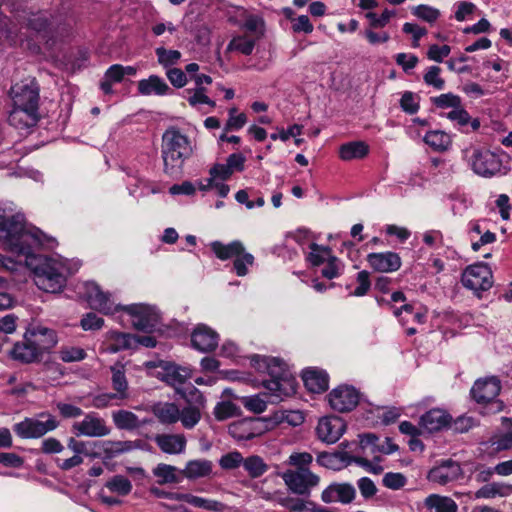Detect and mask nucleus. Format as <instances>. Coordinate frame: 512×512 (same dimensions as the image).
<instances>
[{
    "label": "nucleus",
    "instance_id": "2f4dec72",
    "mask_svg": "<svg viewBox=\"0 0 512 512\" xmlns=\"http://www.w3.org/2000/svg\"><path fill=\"white\" fill-rule=\"evenodd\" d=\"M258 426L257 421H241L230 425L229 433L239 440H251L261 435L262 431Z\"/></svg>",
    "mask_w": 512,
    "mask_h": 512
},
{
    "label": "nucleus",
    "instance_id": "09e8293b",
    "mask_svg": "<svg viewBox=\"0 0 512 512\" xmlns=\"http://www.w3.org/2000/svg\"><path fill=\"white\" fill-rule=\"evenodd\" d=\"M155 53L159 64L165 68L177 64L181 58V53L178 50H168L164 47L156 48Z\"/></svg>",
    "mask_w": 512,
    "mask_h": 512
},
{
    "label": "nucleus",
    "instance_id": "393cba45",
    "mask_svg": "<svg viewBox=\"0 0 512 512\" xmlns=\"http://www.w3.org/2000/svg\"><path fill=\"white\" fill-rule=\"evenodd\" d=\"M194 394L196 395L195 404H188L187 406L180 409V418L182 426L185 429H193L201 420V407L204 405V398L200 392L194 388Z\"/></svg>",
    "mask_w": 512,
    "mask_h": 512
},
{
    "label": "nucleus",
    "instance_id": "338daca9",
    "mask_svg": "<svg viewBox=\"0 0 512 512\" xmlns=\"http://www.w3.org/2000/svg\"><path fill=\"white\" fill-rule=\"evenodd\" d=\"M123 401L124 399H121L117 392H109V393H102L93 398V406L98 409H103L108 407L112 404L113 401Z\"/></svg>",
    "mask_w": 512,
    "mask_h": 512
},
{
    "label": "nucleus",
    "instance_id": "0e129e2a",
    "mask_svg": "<svg viewBox=\"0 0 512 512\" xmlns=\"http://www.w3.org/2000/svg\"><path fill=\"white\" fill-rule=\"evenodd\" d=\"M243 405L246 409L254 413H262L266 410L267 404L259 395L245 397Z\"/></svg>",
    "mask_w": 512,
    "mask_h": 512
},
{
    "label": "nucleus",
    "instance_id": "5fc2aeb1",
    "mask_svg": "<svg viewBox=\"0 0 512 512\" xmlns=\"http://www.w3.org/2000/svg\"><path fill=\"white\" fill-rule=\"evenodd\" d=\"M412 13L419 19L428 23L435 22L440 16V11L438 9L428 5H418L412 9Z\"/></svg>",
    "mask_w": 512,
    "mask_h": 512
},
{
    "label": "nucleus",
    "instance_id": "20e7f679",
    "mask_svg": "<svg viewBox=\"0 0 512 512\" xmlns=\"http://www.w3.org/2000/svg\"><path fill=\"white\" fill-rule=\"evenodd\" d=\"M36 261L33 273L38 288L49 293L61 291L66 282L63 265L52 258H39Z\"/></svg>",
    "mask_w": 512,
    "mask_h": 512
},
{
    "label": "nucleus",
    "instance_id": "4c0bfd02",
    "mask_svg": "<svg viewBox=\"0 0 512 512\" xmlns=\"http://www.w3.org/2000/svg\"><path fill=\"white\" fill-rule=\"evenodd\" d=\"M369 152V146L363 141H352L341 145L339 156L344 161L360 159Z\"/></svg>",
    "mask_w": 512,
    "mask_h": 512
},
{
    "label": "nucleus",
    "instance_id": "864d4df0",
    "mask_svg": "<svg viewBox=\"0 0 512 512\" xmlns=\"http://www.w3.org/2000/svg\"><path fill=\"white\" fill-rule=\"evenodd\" d=\"M491 448L496 451H505L512 448V427L506 433L495 435L489 440Z\"/></svg>",
    "mask_w": 512,
    "mask_h": 512
},
{
    "label": "nucleus",
    "instance_id": "473e14b6",
    "mask_svg": "<svg viewBox=\"0 0 512 512\" xmlns=\"http://www.w3.org/2000/svg\"><path fill=\"white\" fill-rule=\"evenodd\" d=\"M175 498H177V501H184L197 508H202L212 512H224L227 508V506L220 501L206 499L188 493H185V496H176Z\"/></svg>",
    "mask_w": 512,
    "mask_h": 512
},
{
    "label": "nucleus",
    "instance_id": "69168bd1",
    "mask_svg": "<svg viewBox=\"0 0 512 512\" xmlns=\"http://www.w3.org/2000/svg\"><path fill=\"white\" fill-rule=\"evenodd\" d=\"M313 457L308 452L292 453L289 456L288 463L296 466L297 469H308L307 466L312 463Z\"/></svg>",
    "mask_w": 512,
    "mask_h": 512
},
{
    "label": "nucleus",
    "instance_id": "39448f33",
    "mask_svg": "<svg viewBox=\"0 0 512 512\" xmlns=\"http://www.w3.org/2000/svg\"><path fill=\"white\" fill-rule=\"evenodd\" d=\"M501 391V381L496 376L478 379L471 389L472 398L483 405L484 414H497L504 409V403L497 399Z\"/></svg>",
    "mask_w": 512,
    "mask_h": 512
},
{
    "label": "nucleus",
    "instance_id": "c85d7f7f",
    "mask_svg": "<svg viewBox=\"0 0 512 512\" xmlns=\"http://www.w3.org/2000/svg\"><path fill=\"white\" fill-rule=\"evenodd\" d=\"M151 412L164 425L175 424L180 418V408L171 402H157L151 406Z\"/></svg>",
    "mask_w": 512,
    "mask_h": 512
},
{
    "label": "nucleus",
    "instance_id": "37998d69",
    "mask_svg": "<svg viewBox=\"0 0 512 512\" xmlns=\"http://www.w3.org/2000/svg\"><path fill=\"white\" fill-rule=\"evenodd\" d=\"M447 117L457 122L460 126H468L470 124L472 131H476L480 127V122L477 118L471 119L466 110L460 106L456 107L447 114Z\"/></svg>",
    "mask_w": 512,
    "mask_h": 512
},
{
    "label": "nucleus",
    "instance_id": "5701e85b",
    "mask_svg": "<svg viewBox=\"0 0 512 512\" xmlns=\"http://www.w3.org/2000/svg\"><path fill=\"white\" fill-rule=\"evenodd\" d=\"M195 349L201 352H210L218 346V334L207 326H198L191 336Z\"/></svg>",
    "mask_w": 512,
    "mask_h": 512
},
{
    "label": "nucleus",
    "instance_id": "ea45409f",
    "mask_svg": "<svg viewBox=\"0 0 512 512\" xmlns=\"http://www.w3.org/2000/svg\"><path fill=\"white\" fill-rule=\"evenodd\" d=\"M107 339L111 344L107 347L110 353H116L121 350L130 349L133 347V335L121 333L117 331H110L107 333Z\"/></svg>",
    "mask_w": 512,
    "mask_h": 512
},
{
    "label": "nucleus",
    "instance_id": "f257e3e1",
    "mask_svg": "<svg viewBox=\"0 0 512 512\" xmlns=\"http://www.w3.org/2000/svg\"><path fill=\"white\" fill-rule=\"evenodd\" d=\"M0 241L4 247L27 259L33 255V250L42 245L41 233L38 229H27L21 214L5 217L0 208Z\"/></svg>",
    "mask_w": 512,
    "mask_h": 512
},
{
    "label": "nucleus",
    "instance_id": "bb28decb",
    "mask_svg": "<svg viewBox=\"0 0 512 512\" xmlns=\"http://www.w3.org/2000/svg\"><path fill=\"white\" fill-rule=\"evenodd\" d=\"M111 417L119 430L133 431L151 423L150 419L140 420L136 414L124 409L113 411Z\"/></svg>",
    "mask_w": 512,
    "mask_h": 512
},
{
    "label": "nucleus",
    "instance_id": "72a5a7b5",
    "mask_svg": "<svg viewBox=\"0 0 512 512\" xmlns=\"http://www.w3.org/2000/svg\"><path fill=\"white\" fill-rule=\"evenodd\" d=\"M424 504L426 508L434 510L435 512H457V503L448 496H441L439 494H430L425 498Z\"/></svg>",
    "mask_w": 512,
    "mask_h": 512
},
{
    "label": "nucleus",
    "instance_id": "9b49d317",
    "mask_svg": "<svg viewBox=\"0 0 512 512\" xmlns=\"http://www.w3.org/2000/svg\"><path fill=\"white\" fill-rule=\"evenodd\" d=\"M460 464L452 459L441 460L427 473V480L438 485H447L462 477Z\"/></svg>",
    "mask_w": 512,
    "mask_h": 512
},
{
    "label": "nucleus",
    "instance_id": "4be33fe9",
    "mask_svg": "<svg viewBox=\"0 0 512 512\" xmlns=\"http://www.w3.org/2000/svg\"><path fill=\"white\" fill-rule=\"evenodd\" d=\"M367 262L375 271L386 273L397 271L401 266V258L395 252L370 253Z\"/></svg>",
    "mask_w": 512,
    "mask_h": 512
},
{
    "label": "nucleus",
    "instance_id": "6ab92c4d",
    "mask_svg": "<svg viewBox=\"0 0 512 512\" xmlns=\"http://www.w3.org/2000/svg\"><path fill=\"white\" fill-rule=\"evenodd\" d=\"M86 299L92 309L98 310L104 314L114 311L113 303L108 294L101 291L95 282H87L84 285Z\"/></svg>",
    "mask_w": 512,
    "mask_h": 512
},
{
    "label": "nucleus",
    "instance_id": "58836bf2",
    "mask_svg": "<svg viewBox=\"0 0 512 512\" xmlns=\"http://www.w3.org/2000/svg\"><path fill=\"white\" fill-rule=\"evenodd\" d=\"M111 372V382L113 390L117 392V395L121 399H127L129 397V386L127 378L125 376L124 366L120 363H117L111 367Z\"/></svg>",
    "mask_w": 512,
    "mask_h": 512
},
{
    "label": "nucleus",
    "instance_id": "cd10ccee",
    "mask_svg": "<svg viewBox=\"0 0 512 512\" xmlns=\"http://www.w3.org/2000/svg\"><path fill=\"white\" fill-rule=\"evenodd\" d=\"M450 415L442 409H431L420 418V426L427 432L439 431L450 422Z\"/></svg>",
    "mask_w": 512,
    "mask_h": 512
},
{
    "label": "nucleus",
    "instance_id": "f03ea898",
    "mask_svg": "<svg viewBox=\"0 0 512 512\" xmlns=\"http://www.w3.org/2000/svg\"><path fill=\"white\" fill-rule=\"evenodd\" d=\"M251 366L260 373H267L271 379L262 380V386L267 390L265 395L269 401L277 403L285 397L296 393V381L289 373L286 364L279 358L255 355L251 358Z\"/></svg>",
    "mask_w": 512,
    "mask_h": 512
},
{
    "label": "nucleus",
    "instance_id": "de8ad7c7",
    "mask_svg": "<svg viewBox=\"0 0 512 512\" xmlns=\"http://www.w3.org/2000/svg\"><path fill=\"white\" fill-rule=\"evenodd\" d=\"M310 249L311 252L309 253L307 259L313 266H319L333 257L331 254V249L328 247H323L316 243H312L310 245Z\"/></svg>",
    "mask_w": 512,
    "mask_h": 512
},
{
    "label": "nucleus",
    "instance_id": "603ef678",
    "mask_svg": "<svg viewBox=\"0 0 512 512\" xmlns=\"http://www.w3.org/2000/svg\"><path fill=\"white\" fill-rule=\"evenodd\" d=\"M237 414L238 407L230 401L220 402L214 408V416L219 421H223L228 418L234 417Z\"/></svg>",
    "mask_w": 512,
    "mask_h": 512
},
{
    "label": "nucleus",
    "instance_id": "49530a36",
    "mask_svg": "<svg viewBox=\"0 0 512 512\" xmlns=\"http://www.w3.org/2000/svg\"><path fill=\"white\" fill-rule=\"evenodd\" d=\"M153 474L159 478V484L178 482L176 467L172 465L160 463L153 469Z\"/></svg>",
    "mask_w": 512,
    "mask_h": 512
},
{
    "label": "nucleus",
    "instance_id": "e433bc0d",
    "mask_svg": "<svg viewBox=\"0 0 512 512\" xmlns=\"http://www.w3.org/2000/svg\"><path fill=\"white\" fill-rule=\"evenodd\" d=\"M212 472V462L206 459L191 460L186 464L182 474L188 479L206 477Z\"/></svg>",
    "mask_w": 512,
    "mask_h": 512
},
{
    "label": "nucleus",
    "instance_id": "bf43d9fd",
    "mask_svg": "<svg viewBox=\"0 0 512 512\" xmlns=\"http://www.w3.org/2000/svg\"><path fill=\"white\" fill-rule=\"evenodd\" d=\"M441 69L438 66H431L424 75V82L433 86L434 88L441 90L444 88L445 81L440 77Z\"/></svg>",
    "mask_w": 512,
    "mask_h": 512
},
{
    "label": "nucleus",
    "instance_id": "a878e982",
    "mask_svg": "<svg viewBox=\"0 0 512 512\" xmlns=\"http://www.w3.org/2000/svg\"><path fill=\"white\" fill-rule=\"evenodd\" d=\"M32 337L36 341V345L40 348V354L43 356L45 352L56 346L58 339L56 332L44 326H36L26 331V338Z\"/></svg>",
    "mask_w": 512,
    "mask_h": 512
},
{
    "label": "nucleus",
    "instance_id": "423d86ee",
    "mask_svg": "<svg viewBox=\"0 0 512 512\" xmlns=\"http://www.w3.org/2000/svg\"><path fill=\"white\" fill-rule=\"evenodd\" d=\"M41 416H47V419L42 421L27 417L23 421L16 423L13 426L16 435L22 439L40 438L59 426V422L54 416L45 413H42Z\"/></svg>",
    "mask_w": 512,
    "mask_h": 512
},
{
    "label": "nucleus",
    "instance_id": "dca6fc26",
    "mask_svg": "<svg viewBox=\"0 0 512 512\" xmlns=\"http://www.w3.org/2000/svg\"><path fill=\"white\" fill-rule=\"evenodd\" d=\"M126 310L132 316V324L137 330L150 332L159 322L157 313L149 306L132 305Z\"/></svg>",
    "mask_w": 512,
    "mask_h": 512
},
{
    "label": "nucleus",
    "instance_id": "c756f323",
    "mask_svg": "<svg viewBox=\"0 0 512 512\" xmlns=\"http://www.w3.org/2000/svg\"><path fill=\"white\" fill-rule=\"evenodd\" d=\"M302 378L307 389L313 393H321L328 389L329 377L325 371L315 368L306 369Z\"/></svg>",
    "mask_w": 512,
    "mask_h": 512
},
{
    "label": "nucleus",
    "instance_id": "a211bd4d",
    "mask_svg": "<svg viewBox=\"0 0 512 512\" xmlns=\"http://www.w3.org/2000/svg\"><path fill=\"white\" fill-rule=\"evenodd\" d=\"M93 447H99L106 459H113L122 454L129 453L142 447L141 440L114 441L106 440L94 442Z\"/></svg>",
    "mask_w": 512,
    "mask_h": 512
},
{
    "label": "nucleus",
    "instance_id": "0eeeda50",
    "mask_svg": "<svg viewBox=\"0 0 512 512\" xmlns=\"http://www.w3.org/2000/svg\"><path fill=\"white\" fill-rule=\"evenodd\" d=\"M281 477L291 492L302 496H309L311 489L320 482L319 476L309 469L287 470Z\"/></svg>",
    "mask_w": 512,
    "mask_h": 512
},
{
    "label": "nucleus",
    "instance_id": "f3484780",
    "mask_svg": "<svg viewBox=\"0 0 512 512\" xmlns=\"http://www.w3.org/2000/svg\"><path fill=\"white\" fill-rule=\"evenodd\" d=\"M356 496V490L350 483H331L321 493V500L326 503L340 502L342 504L351 503Z\"/></svg>",
    "mask_w": 512,
    "mask_h": 512
},
{
    "label": "nucleus",
    "instance_id": "1a4fd4ad",
    "mask_svg": "<svg viewBox=\"0 0 512 512\" xmlns=\"http://www.w3.org/2000/svg\"><path fill=\"white\" fill-rule=\"evenodd\" d=\"M76 436L105 437L111 433V428L105 419L94 412L85 414L81 421H76L71 426Z\"/></svg>",
    "mask_w": 512,
    "mask_h": 512
},
{
    "label": "nucleus",
    "instance_id": "aec40b11",
    "mask_svg": "<svg viewBox=\"0 0 512 512\" xmlns=\"http://www.w3.org/2000/svg\"><path fill=\"white\" fill-rule=\"evenodd\" d=\"M154 442L163 453L171 455L183 453L187 445V439L182 433L156 434Z\"/></svg>",
    "mask_w": 512,
    "mask_h": 512
},
{
    "label": "nucleus",
    "instance_id": "79ce46f5",
    "mask_svg": "<svg viewBox=\"0 0 512 512\" xmlns=\"http://www.w3.org/2000/svg\"><path fill=\"white\" fill-rule=\"evenodd\" d=\"M424 141L427 145L438 151L446 150L450 145L449 135L439 130L427 132L424 136Z\"/></svg>",
    "mask_w": 512,
    "mask_h": 512
},
{
    "label": "nucleus",
    "instance_id": "7c9ffc66",
    "mask_svg": "<svg viewBox=\"0 0 512 512\" xmlns=\"http://www.w3.org/2000/svg\"><path fill=\"white\" fill-rule=\"evenodd\" d=\"M137 88L138 92L144 96L152 94L163 96L170 91V87L165 80L157 75H151L147 79L140 80Z\"/></svg>",
    "mask_w": 512,
    "mask_h": 512
},
{
    "label": "nucleus",
    "instance_id": "4468645a",
    "mask_svg": "<svg viewBox=\"0 0 512 512\" xmlns=\"http://www.w3.org/2000/svg\"><path fill=\"white\" fill-rule=\"evenodd\" d=\"M346 430V424L340 417H323L318 421L316 434L326 444L336 443Z\"/></svg>",
    "mask_w": 512,
    "mask_h": 512
},
{
    "label": "nucleus",
    "instance_id": "c9c22d12",
    "mask_svg": "<svg viewBox=\"0 0 512 512\" xmlns=\"http://www.w3.org/2000/svg\"><path fill=\"white\" fill-rule=\"evenodd\" d=\"M211 249L220 260H228L230 258L236 259V257L244 251V245L238 240L229 244L215 241L211 243Z\"/></svg>",
    "mask_w": 512,
    "mask_h": 512
},
{
    "label": "nucleus",
    "instance_id": "e2e57ef3",
    "mask_svg": "<svg viewBox=\"0 0 512 512\" xmlns=\"http://www.w3.org/2000/svg\"><path fill=\"white\" fill-rule=\"evenodd\" d=\"M80 324L84 330H98L102 328L104 320L95 313L89 312L83 316Z\"/></svg>",
    "mask_w": 512,
    "mask_h": 512
},
{
    "label": "nucleus",
    "instance_id": "2eb2a0df",
    "mask_svg": "<svg viewBox=\"0 0 512 512\" xmlns=\"http://www.w3.org/2000/svg\"><path fill=\"white\" fill-rule=\"evenodd\" d=\"M472 168L482 176H492L500 171L501 161L489 150H476L472 156Z\"/></svg>",
    "mask_w": 512,
    "mask_h": 512
},
{
    "label": "nucleus",
    "instance_id": "412c9836",
    "mask_svg": "<svg viewBox=\"0 0 512 512\" xmlns=\"http://www.w3.org/2000/svg\"><path fill=\"white\" fill-rule=\"evenodd\" d=\"M161 367L163 370L161 379L174 387L182 397H185L179 387L191 377V370L188 367H182L171 362H165Z\"/></svg>",
    "mask_w": 512,
    "mask_h": 512
},
{
    "label": "nucleus",
    "instance_id": "680f3d73",
    "mask_svg": "<svg viewBox=\"0 0 512 512\" xmlns=\"http://www.w3.org/2000/svg\"><path fill=\"white\" fill-rule=\"evenodd\" d=\"M433 103L439 108L452 107L453 109H455L456 107L460 106L461 99L456 95L448 93L433 98Z\"/></svg>",
    "mask_w": 512,
    "mask_h": 512
},
{
    "label": "nucleus",
    "instance_id": "13d9d810",
    "mask_svg": "<svg viewBox=\"0 0 512 512\" xmlns=\"http://www.w3.org/2000/svg\"><path fill=\"white\" fill-rule=\"evenodd\" d=\"M382 483L386 488L398 490L407 483V478L402 473L388 472L383 476Z\"/></svg>",
    "mask_w": 512,
    "mask_h": 512
},
{
    "label": "nucleus",
    "instance_id": "774afa93",
    "mask_svg": "<svg viewBox=\"0 0 512 512\" xmlns=\"http://www.w3.org/2000/svg\"><path fill=\"white\" fill-rule=\"evenodd\" d=\"M56 407L63 418H77L83 415V410L73 404L58 402Z\"/></svg>",
    "mask_w": 512,
    "mask_h": 512
},
{
    "label": "nucleus",
    "instance_id": "4d7b16f0",
    "mask_svg": "<svg viewBox=\"0 0 512 512\" xmlns=\"http://www.w3.org/2000/svg\"><path fill=\"white\" fill-rule=\"evenodd\" d=\"M255 41L246 37H236L228 45L229 50H237L244 55H250L254 49Z\"/></svg>",
    "mask_w": 512,
    "mask_h": 512
},
{
    "label": "nucleus",
    "instance_id": "6e6d98bb",
    "mask_svg": "<svg viewBox=\"0 0 512 512\" xmlns=\"http://www.w3.org/2000/svg\"><path fill=\"white\" fill-rule=\"evenodd\" d=\"M400 107L408 114H415L420 108L419 97L413 92H404L400 99Z\"/></svg>",
    "mask_w": 512,
    "mask_h": 512
},
{
    "label": "nucleus",
    "instance_id": "9d476101",
    "mask_svg": "<svg viewBox=\"0 0 512 512\" xmlns=\"http://www.w3.org/2000/svg\"><path fill=\"white\" fill-rule=\"evenodd\" d=\"M40 87L35 79L16 84L11 88L13 105L18 107L39 109Z\"/></svg>",
    "mask_w": 512,
    "mask_h": 512
},
{
    "label": "nucleus",
    "instance_id": "6e6552de",
    "mask_svg": "<svg viewBox=\"0 0 512 512\" xmlns=\"http://www.w3.org/2000/svg\"><path fill=\"white\" fill-rule=\"evenodd\" d=\"M492 277L489 266L484 263H479L465 269L462 274L461 282L466 288L478 293L492 287Z\"/></svg>",
    "mask_w": 512,
    "mask_h": 512
},
{
    "label": "nucleus",
    "instance_id": "052dcab7",
    "mask_svg": "<svg viewBox=\"0 0 512 512\" xmlns=\"http://www.w3.org/2000/svg\"><path fill=\"white\" fill-rule=\"evenodd\" d=\"M395 15V11H391L385 9L380 16L376 13L368 12L366 17L370 20V25L373 28H383L385 27L390 19Z\"/></svg>",
    "mask_w": 512,
    "mask_h": 512
},
{
    "label": "nucleus",
    "instance_id": "8fccbe9b",
    "mask_svg": "<svg viewBox=\"0 0 512 512\" xmlns=\"http://www.w3.org/2000/svg\"><path fill=\"white\" fill-rule=\"evenodd\" d=\"M59 358L66 363L78 362L86 357L84 349L75 346H63L58 351Z\"/></svg>",
    "mask_w": 512,
    "mask_h": 512
},
{
    "label": "nucleus",
    "instance_id": "a18cd8bd",
    "mask_svg": "<svg viewBox=\"0 0 512 512\" xmlns=\"http://www.w3.org/2000/svg\"><path fill=\"white\" fill-rule=\"evenodd\" d=\"M242 465L248 474L253 478L260 477L267 470V465L264 463L263 459L256 455L243 459Z\"/></svg>",
    "mask_w": 512,
    "mask_h": 512
},
{
    "label": "nucleus",
    "instance_id": "f704fd0d",
    "mask_svg": "<svg viewBox=\"0 0 512 512\" xmlns=\"http://www.w3.org/2000/svg\"><path fill=\"white\" fill-rule=\"evenodd\" d=\"M510 494H512V485L500 482H492L478 489L475 492V497L477 499H491L495 497H506Z\"/></svg>",
    "mask_w": 512,
    "mask_h": 512
},
{
    "label": "nucleus",
    "instance_id": "b1692460",
    "mask_svg": "<svg viewBox=\"0 0 512 512\" xmlns=\"http://www.w3.org/2000/svg\"><path fill=\"white\" fill-rule=\"evenodd\" d=\"M39 121V112L35 109L18 107L13 105L8 122L17 129L34 127Z\"/></svg>",
    "mask_w": 512,
    "mask_h": 512
},
{
    "label": "nucleus",
    "instance_id": "3c124183",
    "mask_svg": "<svg viewBox=\"0 0 512 512\" xmlns=\"http://www.w3.org/2000/svg\"><path fill=\"white\" fill-rule=\"evenodd\" d=\"M253 263L254 256L244 250L234 259L233 268L238 276L243 277L248 274V266H252Z\"/></svg>",
    "mask_w": 512,
    "mask_h": 512
},
{
    "label": "nucleus",
    "instance_id": "a19ab883",
    "mask_svg": "<svg viewBox=\"0 0 512 512\" xmlns=\"http://www.w3.org/2000/svg\"><path fill=\"white\" fill-rule=\"evenodd\" d=\"M348 459V452L336 451L333 453L321 452L317 456V463L329 469H339L342 465H346Z\"/></svg>",
    "mask_w": 512,
    "mask_h": 512
},
{
    "label": "nucleus",
    "instance_id": "ddd939ff",
    "mask_svg": "<svg viewBox=\"0 0 512 512\" xmlns=\"http://www.w3.org/2000/svg\"><path fill=\"white\" fill-rule=\"evenodd\" d=\"M328 400L334 410L338 412H348L357 406L359 393L352 386L342 385L329 393Z\"/></svg>",
    "mask_w": 512,
    "mask_h": 512
},
{
    "label": "nucleus",
    "instance_id": "7ed1b4c3",
    "mask_svg": "<svg viewBox=\"0 0 512 512\" xmlns=\"http://www.w3.org/2000/svg\"><path fill=\"white\" fill-rule=\"evenodd\" d=\"M192 155L193 147L188 136L174 126L165 130L162 135L161 156L167 175H180L185 161Z\"/></svg>",
    "mask_w": 512,
    "mask_h": 512
},
{
    "label": "nucleus",
    "instance_id": "f8f14e48",
    "mask_svg": "<svg viewBox=\"0 0 512 512\" xmlns=\"http://www.w3.org/2000/svg\"><path fill=\"white\" fill-rule=\"evenodd\" d=\"M8 357L21 364H31L39 362L42 358L40 348L33 341L32 337L26 338V332L23 335V340L14 343L13 347L8 352Z\"/></svg>",
    "mask_w": 512,
    "mask_h": 512
},
{
    "label": "nucleus",
    "instance_id": "c03bdc74",
    "mask_svg": "<svg viewBox=\"0 0 512 512\" xmlns=\"http://www.w3.org/2000/svg\"><path fill=\"white\" fill-rule=\"evenodd\" d=\"M105 486L111 492L117 493L121 496L128 495L132 490L131 481L123 475L113 476L106 482Z\"/></svg>",
    "mask_w": 512,
    "mask_h": 512
}]
</instances>
